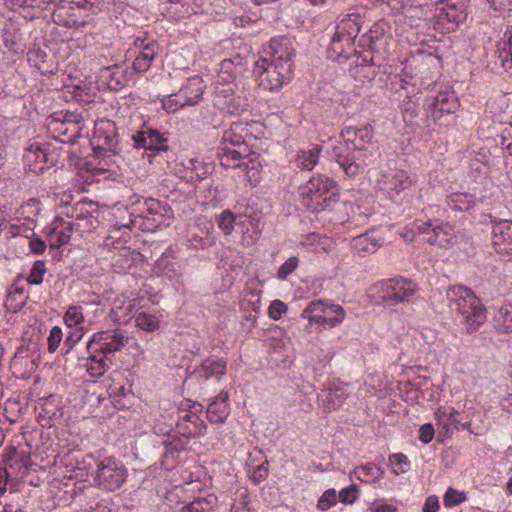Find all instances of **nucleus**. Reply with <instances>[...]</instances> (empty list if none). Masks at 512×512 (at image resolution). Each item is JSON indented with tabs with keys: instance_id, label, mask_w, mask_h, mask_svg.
<instances>
[{
	"instance_id": "nucleus-56",
	"label": "nucleus",
	"mask_w": 512,
	"mask_h": 512,
	"mask_svg": "<svg viewBox=\"0 0 512 512\" xmlns=\"http://www.w3.org/2000/svg\"><path fill=\"white\" fill-rule=\"evenodd\" d=\"M268 461L265 460L261 464L253 467L250 471V479L255 483L259 484L264 481L268 476Z\"/></svg>"
},
{
	"instance_id": "nucleus-8",
	"label": "nucleus",
	"mask_w": 512,
	"mask_h": 512,
	"mask_svg": "<svg viewBox=\"0 0 512 512\" xmlns=\"http://www.w3.org/2000/svg\"><path fill=\"white\" fill-rule=\"evenodd\" d=\"M416 291V284L403 277L387 279L379 286L380 298L390 305L409 302Z\"/></svg>"
},
{
	"instance_id": "nucleus-46",
	"label": "nucleus",
	"mask_w": 512,
	"mask_h": 512,
	"mask_svg": "<svg viewBox=\"0 0 512 512\" xmlns=\"http://www.w3.org/2000/svg\"><path fill=\"white\" fill-rule=\"evenodd\" d=\"M179 91L175 94L168 95L162 100V107L169 113L176 112L179 108L188 105L184 98L178 97Z\"/></svg>"
},
{
	"instance_id": "nucleus-58",
	"label": "nucleus",
	"mask_w": 512,
	"mask_h": 512,
	"mask_svg": "<svg viewBox=\"0 0 512 512\" xmlns=\"http://www.w3.org/2000/svg\"><path fill=\"white\" fill-rule=\"evenodd\" d=\"M82 337L83 332L79 329H75L74 331L69 332L64 341L65 355L72 353L73 348L81 340Z\"/></svg>"
},
{
	"instance_id": "nucleus-10",
	"label": "nucleus",
	"mask_w": 512,
	"mask_h": 512,
	"mask_svg": "<svg viewBox=\"0 0 512 512\" xmlns=\"http://www.w3.org/2000/svg\"><path fill=\"white\" fill-rule=\"evenodd\" d=\"M182 406L184 407V403H182ZM185 406L190 409V412L179 417V421L176 424L177 433L181 436L191 438L204 435L207 430V426L198 415V413L202 412V405L200 403L187 400Z\"/></svg>"
},
{
	"instance_id": "nucleus-20",
	"label": "nucleus",
	"mask_w": 512,
	"mask_h": 512,
	"mask_svg": "<svg viewBox=\"0 0 512 512\" xmlns=\"http://www.w3.org/2000/svg\"><path fill=\"white\" fill-rule=\"evenodd\" d=\"M494 63L512 76V25L507 27L497 46Z\"/></svg>"
},
{
	"instance_id": "nucleus-54",
	"label": "nucleus",
	"mask_w": 512,
	"mask_h": 512,
	"mask_svg": "<svg viewBox=\"0 0 512 512\" xmlns=\"http://www.w3.org/2000/svg\"><path fill=\"white\" fill-rule=\"evenodd\" d=\"M465 500H466L465 493L455 490L453 488H449L444 495V505L446 507L458 505Z\"/></svg>"
},
{
	"instance_id": "nucleus-40",
	"label": "nucleus",
	"mask_w": 512,
	"mask_h": 512,
	"mask_svg": "<svg viewBox=\"0 0 512 512\" xmlns=\"http://www.w3.org/2000/svg\"><path fill=\"white\" fill-rule=\"evenodd\" d=\"M353 473L361 482L375 483L382 477L384 471L374 463H367L365 465L355 467Z\"/></svg>"
},
{
	"instance_id": "nucleus-7",
	"label": "nucleus",
	"mask_w": 512,
	"mask_h": 512,
	"mask_svg": "<svg viewBox=\"0 0 512 512\" xmlns=\"http://www.w3.org/2000/svg\"><path fill=\"white\" fill-rule=\"evenodd\" d=\"M118 137L119 133L115 122L111 120L96 122L90 139L95 155L99 156L102 152H111V156H117L121 152V149H118Z\"/></svg>"
},
{
	"instance_id": "nucleus-57",
	"label": "nucleus",
	"mask_w": 512,
	"mask_h": 512,
	"mask_svg": "<svg viewBox=\"0 0 512 512\" xmlns=\"http://www.w3.org/2000/svg\"><path fill=\"white\" fill-rule=\"evenodd\" d=\"M58 0H6V2H10L12 5H17L20 7L27 6L32 8H41L47 9V5L56 3Z\"/></svg>"
},
{
	"instance_id": "nucleus-44",
	"label": "nucleus",
	"mask_w": 512,
	"mask_h": 512,
	"mask_svg": "<svg viewBox=\"0 0 512 512\" xmlns=\"http://www.w3.org/2000/svg\"><path fill=\"white\" fill-rule=\"evenodd\" d=\"M389 461L392 466V472L395 475L405 473L410 468V461L403 453H395L389 456Z\"/></svg>"
},
{
	"instance_id": "nucleus-60",
	"label": "nucleus",
	"mask_w": 512,
	"mask_h": 512,
	"mask_svg": "<svg viewBox=\"0 0 512 512\" xmlns=\"http://www.w3.org/2000/svg\"><path fill=\"white\" fill-rule=\"evenodd\" d=\"M62 330L58 326H54L50 330V334L48 337V350L49 352H54L59 347L62 340Z\"/></svg>"
},
{
	"instance_id": "nucleus-12",
	"label": "nucleus",
	"mask_w": 512,
	"mask_h": 512,
	"mask_svg": "<svg viewBox=\"0 0 512 512\" xmlns=\"http://www.w3.org/2000/svg\"><path fill=\"white\" fill-rule=\"evenodd\" d=\"M125 346V336L119 329L112 331H101L93 335L87 344V350L93 349L103 355L115 353Z\"/></svg>"
},
{
	"instance_id": "nucleus-25",
	"label": "nucleus",
	"mask_w": 512,
	"mask_h": 512,
	"mask_svg": "<svg viewBox=\"0 0 512 512\" xmlns=\"http://www.w3.org/2000/svg\"><path fill=\"white\" fill-rule=\"evenodd\" d=\"M226 374V362L220 358H207L194 370L193 376L204 380L221 378Z\"/></svg>"
},
{
	"instance_id": "nucleus-13",
	"label": "nucleus",
	"mask_w": 512,
	"mask_h": 512,
	"mask_svg": "<svg viewBox=\"0 0 512 512\" xmlns=\"http://www.w3.org/2000/svg\"><path fill=\"white\" fill-rule=\"evenodd\" d=\"M132 140L137 149L144 148L145 150L152 151L149 158L156 156L160 152H167L169 150V146L165 144L167 139L157 129L148 127L146 123L132 136Z\"/></svg>"
},
{
	"instance_id": "nucleus-59",
	"label": "nucleus",
	"mask_w": 512,
	"mask_h": 512,
	"mask_svg": "<svg viewBox=\"0 0 512 512\" xmlns=\"http://www.w3.org/2000/svg\"><path fill=\"white\" fill-rule=\"evenodd\" d=\"M228 145L232 148H240L242 145H247L243 138L234 134L231 131H225L222 137L221 146Z\"/></svg>"
},
{
	"instance_id": "nucleus-3",
	"label": "nucleus",
	"mask_w": 512,
	"mask_h": 512,
	"mask_svg": "<svg viewBox=\"0 0 512 512\" xmlns=\"http://www.w3.org/2000/svg\"><path fill=\"white\" fill-rule=\"evenodd\" d=\"M446 297L451 313L468 334L476 332L486 322V308L471 289L461 285L451 286L447 289Z\"/></svg>"
},
{
	"instance_id": "nucleus-37",
	"label": "nucleus",
	"mask_w": 512,
	"mask_h": 512,
	"mask_svg": "<svg viewBox=\"0 0 512 512\" xmlns=\"http://www.w3.org/2000/svg\"><path fill=\"white\" fill-rule=\"evenodd\" d=\"M191 437L181 436L177 430L173 434L168 433L167 439L163 440L162 444L165 446V458H175L181 451H184L188 445Z\"/></svg>"
},
{
	"instance_id": "nucleus-41",
	"label": "nucleus",
	"mask_w": 512,
	"mask_h": 512,
	"mask_svg": "<svg viewBox=\"0 0 512 512\" xmlns=\"http://www.w3.org/2000/svg\"><path fill=\"white\" fill-rule=\"evenodd\" d=\"M320 147L315 145L309 150H302L298 153L295 163L296 166L302 170H311L318 162Z\"/></svg>"
},
{
	"instance_id": "nucleus-34",
	"label": "nucleus",
	"mask_w": 512,
	"mask_h": 512,
	"mask_svg": "<svg viewBox=\"0 0 512 512\" xmlns=\"http://www.w3.org/2000/svg\"><path fill=\"white\" fill-rule=\"evenodd\" d=\"M61 126H72V135H69L67 139L61 140L62 142H73L77 137L81 135L82 130L85 127V119L82 112L67 111L63 116V121L60 123Z\"/></svg>"
},
{
	"instance_id": "nucleus-14",
	"label": "nucleus",
	"mask_w": 512,
	"mask_h": 512,
	"mask_svg": "<svg viewBox=\"0 0 512 512\" xmlns=\"http://www.w3.org/2000/svg\"><path fill=\"white\" fill-rule=\"evenodd\" d=\"M126 473L114 458L106 459L98 465L96 480L100 486L108 490L118 489L125 481Z\"/></svg>"
},
{
	"instance_id": "nucleus-15",
	"label": "nucleus",
	"mask_w": 512,
	"mask_h": 512,
	"mask_svg": "<svg viewBox=\"0 0 512 512\" xmlns=\"http://www.w3.org/2000/svg\"><path fill=\"white\" fill-rule=\"evenodd\" d=\"M55 4L56 7L52 12V19L57 25L76 28L84 24L77 16V13L84 7V4L81 5L80 2L74 3L67 0H58Z\"/></svg>"
},
{
	"instance_id": "nucleus-29",
	"label": "nucleus",
	"mask_w": 512,
	"mask_h": 512,
	"mask_svg": "<svg viewBox=\"0 0 512 512\" xmlns=\"http://www.w3.org/2000/svg\"><path fill=\"white\" fill-rule=\"evenodd\" d=\"M354 51V44L351 42L346 44V41H342V38L337 37L335 33L327 50V56L333 61L342 62L348 59Z\"/></svg>"
},
{
	"instance_id": "nucleus-30",
	"label": "nucleus",
	"mask_w": 512,
	"mask_h": 512,
	"mask_svg": "<svg viewBox=\"0 0 512 512\" xmlns=\"http://www.w3.org/2000/svg\"><path fill=\"white\" fill-rule=\"evenodd\" d=\"M446 203L454 211L470 212L476 206L477 199L470 193L454 192L447 195Z\"/></svg>"
},
{
	"instance_id": "nucleus-16",
	"label": "nucleus",
	"mask_w": 512,
	"mask_h": 512,
	"mask_svg": "<svg viewBox=\"0 0 512 512\" xmlns=\"http://www.w3.org/2000/svg\"><path fill=\"white\" fill-rule=\"evenodd\" d=\"M158 201L146 199L138 195L130 196V231L134 227L144 229V223L140 220L148 219V215L155 212Z\"/></svg>"
},
{
	"instance_id": "nucleus-49",
	"label": "nucleus",
	"mask_w": 512,
	"mask_h": 512,
	"mask_svg": "<svg viewBox=\"0 0 512 512\" xmlns=\"http://www.w3.org/2000/svg\"><path fill=\"white\" fill-rule=\"evenodd\" d=\"M337 502V493L334 488L326 490L317 502V508L326 511L333 507Z\"/></svg>"
},
{
	"instance_id": "nucleus-52",
	"label": "nucleus",
	"mask_w": 512,
	"mask_h": 512,
	"mask_svg": "<svg viewBox=\"0 0 512 512\" xmlns=\"http://www.w3.org/2000/svg\"><path fill=\"white\" fill-rule=\"evenodd\" d=\"M136 325L137 327L146 330V331H153L158 326L157 319L149 314H146L144 312H140L136 316Z\"/></svg>"
},
{
	"instance_id": "nucleus-50",
	"label": "nucleus",
	"mask_w": 512,
	"mask_h": 512,
	"mask_svg": "<svg viewBox=\"0 0 512 512\" xmlns=\"http://www.w3.org/2000/svg\"><path fill=\"white\" fill-rule=\"evenodd\" d=\"M64 321L70 328L82 323L84 321L82 309L77 306L69 307L64 315Z\"/></svg>"
},
{
	"instance_id": "nucleus-64",
	"label": "nucleus",
	"mask_w": 512,
	"mask_h": 512,
	"mask_svg": "<svg viewBox=\"0 0 512 512\" xmlns=\"http://www.w3.org/2000/svg\"><path fill=\"white\" fill-rule=\"evenodd\" d=\"M247 55H242L240 53H237L236 55L232 56L231 58H228L229 61L233 62L234 70L235 72L241 73L244 66L247 64L249 51L246 49Z\"/></svg>"
},
{
	"instance_id": "nucleus-22",
	"label": "nucleus",
	"mask_w": 512,
	"mask_h": 512,
	"mask_svg": "<svg viewBox=\"0 0 512 512\" xmlns=\"http://www.w3.org/2000/svg\"><path fill=\"white\" fill-rule=\"evenodd\" d=\"M362 18L358 14H348L343 17L336 26L335 33L341 37L342 41L351 42L354 40L361 29Z\"/></svg>"
},
{
	"instance_id": "nucleus-6",
	"label": "nucleus",
	"mask_w": 512,
	"mask_h": 512,
	"mask_svg": "<svg viewBox=\"0 0 512 512\" xmlns=\"http://www.w3.org/2000/svg\"><path fill=\"white\" fill-rule=\"evenodd\" d=\"M415 229L424 235L425 241L440 249H451L458 242L455 227L440 219H428L415 222Z\"/></svg>"
},
{
	"instance_id": "nucleus-21",
	"label": "nucleus",
	"mask_w": 512,
	"mask_h": 512,
	"mask_svg": "<svg viewBox=\"0 0 512 512\" xmlns=\"http://www.w3.org/2000/svg\"><path fill=\"white\" fill-rule=\"evenodd\" d=\"M383 244V238L367 232L352 239L351 248L360 257L375 253Z\"/></svg>"
},
{
	"instance_id": "nucleus-27",
	"label": "nucleus",
	"mask_w": 512,
	"mask_h": 512,
	"mask_svg": "<svg viewBox=\"0 0 512 512\" xmlns=\"http://www.w3.org/2000/svg\"><path fill=\"white\" fill-rule=\"evenodd\" d=\"M347 396V385L333 383L327 389L325 396L320 394L318 397L322 398L323 405L326 409L335 410L341 407Z\"/></svg>"
},
{
	"instance_id": "nucleus-35",
	"label": "nucleus",
	"mask_w": 512,
	"mask_h": 512,
	"mask_svg": "<svg viewBox=\"0 0 512 512\" xmlns=\"http://www.w3.org/2000/svg\"><path fill=\"white\" fill-rule=\"evenodd\" d=\"M135 59L132 64V69L137 73L145 72L149 69L151 61L155 57V45L147 43L142 50L135 51Z\"/></svg>"
},
{
	"instance_id": "nucleus-5",
	"label": "nucleus",
	"mask_w": 512,
	"mask_h": 512,
	"mask_svg": "<svg viewBox=\"0 0 512 512\" xmlns=\"http://www.w3.org/2000/svg\"><path fill=\"white\" fill-rule=\"evenodd\" d=\"M469 0H442L433 16V27L441 33H449L458 28L468 15Z\"/></svg>"
},
{
	"instance_id": "nucleus-33",
	"label": "nucleus",
	"mask_w": 512,
	"mask_h": 512,
	"mask_svg": "<svg viewBox=\"0 0 512 512\" xmlns=\"http://www.w3.org/2000/svg\"><path fill=\"white\" fill-rule=\"evenodd\" d=\"M344 317V309L340 305L331 303L321 316L316 317L315 324L334 328L343 321Z\"/></svg>"
},
{
	"instance_id": "nucleus-24",
	"label": "nucleus",
	"mask_w": 512,
	"mask_h": 512,
	"mask_svg": "<svg viewBox=\"0 0 512 512\" xmlns=\"http://www.w3.org/2000/svg\"><path fill=\"white\" fill-rule=\"evenodd\" d=\"M229 394L221 391L207 407V418L211 423H224L230 413Z\"/></svg>"
},
{
	"instance_id": "nucleus-47",
	"label": "nucleus",
	"mask_w": 512,
	"mask_h": 512,
	"mask_svg": "<svg viewBox=\"0 0 512 512\" xmlns=\"http://www.w3.org/2000/svg\"><path fill=\"white\" fill-rule=\"evenodd\" d=\"M235 216L230 210H224L217 217L218 227L225 235H230L234 229Z\"/></svg>"
},
{
	"instance_id": "nucleus-48",
	"label": "nucleus",
	"mask_w": 512,
	"mask_h": 512,
	"mask_svg": "<svg viewBox=\"0 0 512 512\" xmlns=\"http://www.w3.org/2000/svg\"><path fill=\"white\" fill-rule=\"evenodd\" d=\"M46 272V266L45 262L42 260L36 261L32 269L30 271V274L27 277V282L29 284L39 285L43 282V276Z\"/></svg>"
},
{
	"instance_id": "nucleus-53",
	"label": "nucleus",
	"mask_w": 512,
	"mask_h": 512,
	"mask_svg": "<svg viewBox=\"0 0 512 512\" xmlns=\"http://www.w3.org/2000/svg\"><path fill=\"white\" fill-rule=\"evenodd\" d=\"M359 496L358 486L355 484L342 489L339 492V500L343 504H353Z\"/></svg>"
},
{
	"instance_id": "nucleus-9",
	"label": "nucleus",
	"mask_w": 512,
	"mask_h": 512,
	"mask_svg": "<svg viewBox=\"0 0 512 512\" xmlns=\"http://www.w3.org/2000/svg\"><path fill=\"white\" fill-rule=\"evenodd\" d=\"M378 185L392 201L398 202L411 187L412 180L406 171L391 169L381 175Z\"/></svg>"
},
{
	"instance_id": "nucleus-43",
	"label": "nucleus",
	"mask_w": 512,
	"mask_h": 512,
	"mask_svg": "<svg viewBox=\"0 0 512 512\" xmlns=\"http://www.w3.org/2000/svg\"><path fill=\"white\" fill-rule=\"evenodd\" d=\"M331 303L323 300H315L309 303V305L303 310L301 316L307 319L310 323L316 322V317L321 316L329 307Z\"/></svg>"
},
{
	"instance_id": "nucleus-32",
	"label": "nucleus",
	"mask_w": 512,
	"mask_h": 512,
	"mask_svg": "<svg viewBox=\"0 0 512 512\" xmlns=\"http://www.w3.org/2000/svg\"><path fill=\"white\" fill-rule=\"evenodd\" d=\"M127 69L122 66H113L106 68L103 77L107 80V86L111 91L119 92L126 88L128 84V77L126 75Z\"/></svg>"
},
{
	"instance_id": "nucleus-38",
	"label": "nucleus",
	"mask_w": 512,
	"mask_h": 512,
	"mask_svg": "<svg viewBox=\"0 0 512 512\" xmlns=\"http://www.w3.org/2000/svg\"><path fill=\"white\" fill-rule=\"evenodd\" d=\"M217 502V497L209 494L205 497H198L192 502L183 505L179 512H213Z\"/></svg>"
},
{
	"instance_id": "nucleus-4",
	"label": "nucleus",
	"mask_w": 512,
	"mask_h": 512,
	"mask_svg": "<svg viewBox=\"0 0 512 512\" xmlns=\"http://www.w3.org/2000/svg\"><path fill=\"white\" fill-rule=\"evenodd\" d=\"M298 194L302 205L311 212L331 209L339 202L336 183L324 175L313 176L299 187Z\"/></svg>"
},
{
	"instance_id": "nucleus-63",
	"label": "nucleus",
	"mask_w": 512,
	"mask_h": 512,
	"mask_svg": "<svg viewBox=\"0 0 512 512\" xmlns=\"http://www.w3.org/2000/svg\"><path fill=\"white\" fill-rule=\"evenodd\" d=\"M113 395L111 394L113 400L112 403L117 408H124L125 402L123 397H125V387L123 385L119 387L111 388Z\"/></svg>"
},
{
	"instance_id": "nucleus-31",
	"label": "nucleus",
	"mask_w": 512,
	"mask_h": 512,
	"mask_svg": "<svg viewBox=\"0 0 512 512\" xmlns=\"http://www.w3.org/2000/svg\"><path fill=\"white\" fill-rule=\"evenodd\" d=\"M127 228L128 225L115 224L113 227H111L109 230V235L105 239V246L118 251L120 256H126L127 240L124 237L126 232H122V230Z\"/></svg>"
},
{
	"instance_id": "nucleus-28",
	"label": "nucleus",
	"mask_w": 512,
	"mask_h": 512,
	"mask_svg": "<svg viewBox=\"0 0 512 512\" xmlns=\"http://www.w3.org/2000/svg\"><path fill=\"white\" fill-rule=\"evenodd\" d=\"M205 89L204 82L199 77L191 78L187 83L179 90V96L184 98L188 105H195L201 99Z\"/></svg>"
},
{
	"instance_id": "nucleus-55",
	"label": "nucleus",
	"mask_w": 512,
	"mask_h": 512,
	"mask_svg": "<svg viewBox=\"0 0 512 512\" xmlns=\"http://www.w3.org/2000/svg\"><path fill=\"white\" fill-rule=\"evenodd\" d=\"M157 266L169 278L178 276L177 269L174 262L168 260V256L163 253L162 257L157 260Z\"/></svg>"
},
{
	"instance_id": "nucleus-45",
	"label": "nucleus",
	"mask_w": 512,
	"mask_h": 512,
	"mask_svg": "<svg viewBox=\"0 0 512 512\" xmlns=\"http://www.w3.org/2000/svg\"><path fill=\"white\" fill-rule=\"evenodd\" d=\"M72 227L70 224L61 231L54 229L50 234V246L51 248H60L69 242L71 238Z\"/></svg>"
},
{
	"instance_id": "nucleus-1",
	"label": "nucleus",
	"mask_w": 512,
	"mask_h": 512,
	"mask_svg": "<svg viewBox=\"0 0 512 512\" xmlns=\"http://www.w3.org/2000/svg\"><path fill=\"white\" fill-rule=\"evenodd\" d=\"M339 142L332 148V158L349 178H354L364 172L367 158L371 156L367 146L371 144L373 129L370 125L362 127L345 126Z\"/></svg>"
},
{
	"instance_id": "nucleus-42",
	"label": "nucleus",
	"mask_w": 512,
	"mask_h": 512,
	"mask_svg": "<svg viewBox=\"0 0 512 512\" xmlns=\"http://www.w3.org/2000/svg\"><path fill=\"white\" fill-rule=\"evenodd\" d=\"M495 327L502 333H512V308L502 307L495 315Z\"/></svg>"
},
{
	"instance_id": "nucleus-23",
	"label": "nucleus",
	"mask_w": 512,
	"mask_h": 512,
	"mask_svg": "<svg viewBox=\"0 0 512 512\" xmlns=\"http://www.w3.org/2000/svg\"><path fill=\"white\" fill-rule=\"evenodd\" d=\"M27 60L31 66H34L41 74H53L55 65L53 57L49 56L45 49L33 45L27 53Z\"/></svg>"
},
{
	"instance_id": "nucleus-18",
	"label": "nucleus",
	"mask_w": 512,
	"mask_h": 512,
	"mask_svg": "<svg viewBox=\"0 0 512 512\" xmlns=\"http://www.w3.org/2000/svg\"><path fill=\"white\" fill-rule=\"evenodd\" d=\"M23 161L25 168L35 174L42 173L46 169L45 164H52L47 148H43L38 143L31 144L25 150Z\"/></svg>"
},
{
	"instance_id": "nucleus-11",
	"label": "nucleus",
	"mask_w": 512,
	"mask_h": 512,
	"mask_svg": "<svg viewBox=\"0 0 512 512\" xmlns=\"http://www.w3.org/2000/svg\"><path fill=\"white\" fill-rule=\"evenodd\" d=\"M428 117L434 121L439 120L444 114H451L458 109V101L453 92L440 91L436 95H429L423 103Z\"/></svg>"
},
{
	"instance_id": "nucleus-39",
	"label": "nucleus",
	"mask_w": 512,
	"mask_h": 512,
	"mask_svg": "<svg viewBox=\"0 0 512 512\" xmlns=\"http://www.w3.org/2000/svg\"><path fill=\"white\" fill-rule=\"evenodd\" d=\"M401 111L404 122L411 128H416L420 123L419 106L418 103L413 100L412 97H406L403 100Z\"/></svg>"
},
{
	"instance_id": "nucleus-26",
	"label": "nucleus",
	"mask_w": 512,
	"mask_h": 512,
	"mask_svg": "<svg viewBox=\"0 0 512 512\" xmlns=\"http://www.w3.org/2000/svg\"><path fill=\"white\" fill-rule=\"evenodd\" d=\"M213 225L204 223L203 226L193 227L189 231V242L194 249H205L215 243V237L212 235Z\"/></svg>"
},
{
	"instance_id": "nucleus-36",
	"label": "nucleus",
	"mask_w": 512,
	"mask_h": 512,
	"mask_svg": "<svg viewBox=\"0 0 512 512\" xmlns=\"http://www.w3.org/2000/svg\"><path fill=\"white\" fill-rule=\"evenodd\" d=\"M89 356L86 358H80L84 363L82 364L87 373L94 378L102 377L107 371V364L104 360V357L99 356L94 352L93 349L88 350Z\"/></svg>"
},
{
	"instance_id": "nucleus-61",
	"label": "nucleus",
	"mask_w": 512,
	"mask_h": 512,
	"mask_svg": "<svg viewBox=\"0 0 512 512\" xmlns=\"http://www.w3.org/2000/svg\"><path fill=\"white\" fill-rule=\"evenodd\" d=\"M287 305L281 300H274L269 306V317L273 320H279L282 314L287 312Z\"/></svg>"
},
{
	"instance_id": "nucleus-62",
	"label": "nucleus",
	"mask_w": 512,
	"mask_h": 512,
	"mask_svg": "<svg viewBox=\"0 0 512 512\" xmlns=\"http://www.w3.org/2000/svg\"><path fill=\"white\" fill-rule=\"evenodd\" d=\"M146 252L147 251L140 252L135 249L130 250V267L132 265H135V266L140 265L141 269H143L144 266H148L149 264L146 261V259H147Z\"/></svg>"
},
{
	"instance_id": "nucleus-19",
	"label": "nucleus",
	"mask_w": 512,
	"mask_h": 512,
	"mask_svg": "<svg viewBox=\"0 0 512 512\" xmlns=\"http://www.w3.org/2000/svg\"><path fill=\"white\" fill-rule=\"evenodd\" d=\"M249 152L248 145H242L240 148H232L228 145L220 146L218 151L220 165L225 169L247 168L242 159L247 157Z\"/></svg>"
},
{
	"instance_id": "nucleus-2",
	"label": "nucleus",
	"mask_w": 512,
	"mask_h": 512,
	"mask_svg": "<svg viewBox=\"0 0 512 512\" xmlns=\"http://www.w3.org/2000/svg\"><path fill=\"white\" fill-rule=\"evenodd\" d=\"M270 48L271 57L255 61L253 73L259 86L268 91H277L292 78V58L295 53L288 38L273 39Z\"/></svg>"
},
{
	"instance_id": "nucleus-17",
	"label": "nucleus",
	"mask_w": 512,
	"mask_h": 512,
	"mask_svg": "<svg viewBox=\"0 0 512 512\" xmlns=\"http://www.w3.org/2000/svg\"><path fill=\"white\" fill-rule=\"evenodd\" d=\"M492 222V243L499 253L512 252V221L498 220Z\"/></svg>"
},
{
	"instance_id": "nucleus-51",
	"label": "nucleus",
	"mask_w": 512,
	"mask_h": 512,
	"mask_svg": "<svg viewBox=\"0 0 512 512\" xmlns=\"http://www.w3.org/2000/svg\"><path fill=\"white\" fill-rule=\"evenodd\" d=\"M299 265V259L296 256L289 257L278 269L277 277L285 280L292 274Z\"/></svg>"
}]
</instances>
